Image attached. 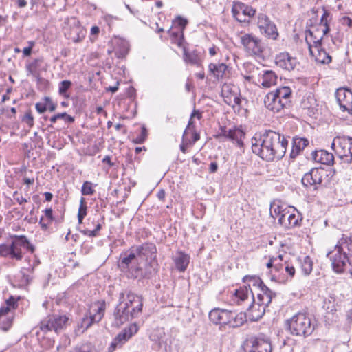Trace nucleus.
<instances>
[{"label": "nucleus", "mask_w": 352, "mask_h": 352, "mask_svg": "<svg viewBox=\"0 0 352 352\" xmlns=\"http://www.w3.org/2000/svg\"><path fill=\"white\" fill-rule=\"evenodd\" d=\"M138 331V327L135 323L130 324L120 332L113 340L109 347V352L114 351L117 348H120Z\"/></svg>", "instance_id": "obj_18"}, {"label": "nucleus", "mask_w": 352, "mask_h": 352, "mask_svg": "<svg viewBox=\"0 0 352 352\" xmlns=\"http://www.w3.org/2000/svg\"><path fill=\"white\" fill-rule=\"evenodd\" d=\"M100 228L101 225L98 223L95 226L94 229L91 230L88 228H85L84 230H82V232H83L85 235H87L89 236H96Z\"/></svg>", "instance_id": "obj_50"}, {"label": "nucleus", "mask_w": 352, "mask_h": 352, "mask_svg": "<svg viewBox=\"0 0 352 352\" xmlns=\"http://www.w3.org/2000/svg\"><path fill=\"white\" fill-rule=\"evenodd\" d=\"M72 83L70 80H65L61 81L58 85V94L64 98L69 97L67 91L72 87Z\"/></svg>", "instance_id": "obj_39"}, {"label": "nucleus", "mask_w": 352, "mask_h": 352, "mask_svg": "<svg viewBox=\"0 0 352 352\" xmlns=\"http://www.w3.org/2000/svg\"><path fill=\"white\" fill-rule=\"evenodd\" d=\"M14 315L13 311H6L4 308H0V329L7 331L12 327Z\"/></svg>", "instance_id": "obj_30"}, {"label": "nucleus", "mask_w": 352, "mask_h": 352, "mask_svg": "<svg viewBox=\"0 0 352 352\" xmlns=\"http://www.w3.org/2000/svg\"><path fill=\"white\" fill-rule=\"evenodd\" d=\"M35 108H36V111L41 114L45 113L47 109V104L45 102V103L37 102L35 105Z\"/></svg>", "instance_id": "obj_57"}, {"label": "nucleus", "mask_w": 352, "mask_h": 352, "mask_svg": "<svg viewBox=\"0 0 352 352\" xmlns=\"http://www.w3.org/2000/svg\"><path fill=\"white\" fill-rule=\"evenodd\" d=\"M270 340L266 337H254L247 340L245 352H272Z\"/></svg>", "instance_id": "obj_16"}, {"label": "nucleus", "mask_w": 352, "mask_h": 352, "mask_svg": "<svg viewBox=\"0 0 352 352\" xmlns=\"http://www.w3.org/2000/svg\"><path fill=\"white\" fill-rule=\"evenodd\" d=\"M156 252V247L152 243L132 247L120 254L118 266L131 278H148L151 275V266L148 261L155 258Z\"/></svg>", "instance_id": "obj_1"}, {"label": "nucleus", "mask_w": 352, "mask_h": 352, "mask_svg": "<svg viewBox=\"0 0 352 352\" xmlns=\"http://www.w3.org/2000/svg\"><path fill=\"white\" fill-rule=\"evenodd\" d=\"M257 24L263 34L270 38L276 39L278 36L276 26L265 14H258Z\"/></svg>", "instance_id": "obj_20"}, {"label": "nucleus", "mask_w": 352, "mask_h": 352, "mask_svg": "<svg viewBox=\"0 0 352 352\" xmlns=\"http://www.w3.org/2000/svg\"><path fill=\"white\" fill-rule=\"evenodd\" d=\"M58 119H63L65 121L70 122V123H72L74 121V118L72 116L68 115L66 112H63V113H57V114L53 116L52 117H51L50 122L52 123H55Z\"/></svg>", "instance_id": "obj_44"}, {"label": "nucleus", "mask_w": 352, "mask_h": 352, "mask_svg": "<svg viewBox=\"0 0 352 352\" xmlns=\"http://www.w3.org/2000/svg\"><path fill=\"white\" fill-rule=\"evenodd\" d=\"M131 315L130 310L123 307L122 305L119 304L116 307L113 312V321L112 325L116 327H119L129 320L134 318Z\"/></svg>", "instance_id": "obj_26"}, {"label": "nucleus", "mask_w": 352, "mask_h": 352, "mask_svg": "<svg viewBox=\"0 0 352 352\" xmlns=\"http://www.w3.org/2000/svg\"><path fill=\"white\" fill-rule=\"evenodd\" d=\"M234 315V312L226 309H223L221 316V324H228L230 327H231Z\"/></svg>", "instance_id": "obj_42"}, {"label": "nucleus", "mask_w": 352, "mask_h": 352, "mask_svg": "<svg viewBox=\"0 0 352 352\" xmlns=\"http://www.w3.org/2000/svg\"><path fill=\"white\" fill-rule=\"evenodd\" d=\"M301 269L303 274L306 276L311 274L313 269V261L309 256H304L300 260Z\"/></svg>", "instance_id": "obj_38"}, {"label": "nucleus", "mask_w": 352, "mask_h": 352, "mask_svg": "<svg viewBox=\"0 0 352 352\" xmlns=\"http://www.w3.org/2000/svg\"><path fill=\"white\" fill-rule=\"evenodd\" d=\"M324 173L322 168H313L304 175L301 182L305 188L316 190L318 186L322 184Z\"/></svg>", "instance_id": "obj_17"}, {"label": "nucleus", "mask_w": 352, "mask_h": 352, "mask_svg": "<svg viewBox=\"0 0 352 352\" xmlns=\"http://www.w3.org/2000/svg\"><path fill=\"white\" fill-rule=\"evenodd\" d=\"M184 60L187 63L199 65L201 63V58L197 50L188 52L186 47H184Z\"/></svg>", "instance_id": "obj_36"}, {"label": "nucleus", "mask_w": 352, "mask_h": 352, "mask_svg": "<svg viewBox=\"0 0 352 352\" xmlns=\"http://www.w3.org/2000/svg\"><path fill=\"white\" fill-rule=\"evenodd\" d=\"M241 43L245 52L250 56H261L265 44L261 39L252 34H244L240 36Z\"/></svg>", "instance_id": "obj_14"}, {"label": "nucleus", "mask_w": 352, "mask_h": 352, "mask_svg": "<svg viewBox=\"0 0 352 352\" xmlns=\"http://www.w3.org/2000/svg\"><path fill=\"white\" fill-rule=\"evenodd\" d=\"M221 96L223 98L224 102L230 106L241 105V99L239 89L232 84L224 83L222 85Z\"/></svg>", "instance_id": "obj_19"}, {"label": "nucleus", "mask_w": 352, "mask_h": 352, "mask_svg": "<svg viewBox=\"0 0 352 352\" xmlns=\"http://www.w3.org/2000/svg\"><path fill=\"white\" fill-rule=\"evenodd\" d=\"M274 267L276 270L279 271L280 268L283 267V264H279L278 263V258H271L269 262L267 263V267L271 268L272 267Z\"/></svg>", "instance_id": "obj_51"}, {"label": "nucleus", "mask_w": 352, "mask_h": 352, "mask_svg": "<svg viewBox=\"0 0 352 352\" xmlns=\"http://www.w3.org/2000/svg\"><path fill=\"white\" fill-rule=\"evenodd\" d=\"M29 43L30 46L25 47L23 50L24 56H29L32 53V47L34 46V43L33 41H31Z\"/></svg>", "instance_id": "obj_60"}, {"label": "nucleus", "mask_w": 352, "mask_h": 352, "mask_svg": "<svg viewBox=\"0 0 352 352\" xmlns=\"http://www.w3.org/2000/svg\"><path fill=\"white\" fill-rule=\"evenodd\" d=\"M220 133L217 135V138H225L227 139L228 138V135H229V133H230L229 131V129H226V128L225 127H221L220 128Z\"/></svg>", "instance_id": "obj_61"}, {"label": "nucleus", "mask_w": 352, "mask_h": 352, "mask_svg": "<svg viewBox=\"0 0 352 352\" xmlns=\"http://www.w3.org/2000/svg\"><path fill=\"white\" fill-rule=\"evenodd\" d=\"M17 307V300L14 296H10L6 301V305H2L0 308H4L6 311H13Z\"/></svg>", "instance_id": "obj_43"}, {"label": "nucleus", "mask_w": 352, "mask_h": 352, "mask_svg": "<svg viewBox=\"0 0 352 352\" xmlns=\"http://www.w3.org/2000/svg\"><path fill=\"white\" fill-rule=\"evenodd\" d=\"M129 51V47L127 42L120 41L118 43L114 48V53L117 58H124L127 55Z\"/></svg>", "instance_id": "obj_37"}, {"label": "nucleus", "mask_w": 352, "mask_h": 352, "mask_svg": "<svg viewBox=\"0 0 352 352\" xmlns=\"http://www.w3.org/2000/svg\"><path fill=\"white\" fill-rule=\"evenodd\" d=\"M218 164L216 162H212L210 163L209 166V170L211 173H214L217 171Z\"/></svg>", "instance_id": "obj_63"}, {"label": "nucleus", "mask_w": 352, "mask_h": 352, "mask_svg": "<svg viewBox=\"0 0 352 352\" xmlns=\"http://www.w3.org/2000/svg\"><path fill=\"white\" fill-rule=\"evenodd\" d=\"M261 85L265 88H270L276 84L277 76L272 70L264 71L261 76Z\"/></svg>", "instance_id": "obj_34"}, {"label": "nucleus", "mask_w": 352, "mask_h": 352, "mask_svg": "<svg viewBox=\"0 0 352 352\" xmlns=\"http://www.w3.org/2000/svg\"><path fill=\"white\" fill-rule=\"evenodd\" d=\"M286 326L292 334L307 336L312 333L315 324L307 314L299 312L286 321Z\"/></svg>", "instance_id": "obj_6"}, {"label": "nucleus", "mask_w": 352, "mask_h": 352, "mask_svg": "<svg viewBox=\"0 0 352 352\" xmlns=\"http://www.w3.org/2000/svg\"><path fill=\"white\" fill-rule=\"evenodd\" d=\"M309 51L311 56L318 63L328 64L331 61V56L322 48V45L319 43V40L314 41V47H310Z\"/></svg>", "instance_id": "obj_24"}, {"label": "nucleus", "mask_w": 352, "mask_h": 352, "mask_svg": "<svg viewBox=\"0 0 352 352\" xmlns=\"http://www.w3.org/2000/svg\"><path fill=\"white\" fill-rule=\"evenodd\" d=\"M243 281L248 284L243 287H241L239 289H236L233 300L238 304L243 302L248 297L249 293L252 294V297L254 296V292L256 293L257 298L259 300L264 301L263 303L272 302V299L276 297V294L270 289L258 276H245Z\"/></svg>", "instance_id": "obj_4"}, {"label": "nucleus", "mask_w": 352, "mask_h": 352, "mask_svg": "<svg viewBox=\"0 0 352 352\" xmlns=\"http://www.w3.org/2000/svg\"><path fill=\"white\" fill-rule=\"evenodd\" d=\"M223 309L216 308L211 310L209 313V318L211 322L214 324H221V316Z\"/></svg>", "instance_id": "obj_40"}, {"label": "nucleus", "mask_w": 352, "mask_h": 352, "mask_svg": "<svg viewBox=\"0 0 352 352\" xmlns=\"http://www.w3.org/2000/svg\"><path fill=\"white\" fill-rule=\"evenodd\" d=\"M246 320V316L244 313H239L236 314L234 313V318L232 321L231 327H237L243 324Z\"/></svg>", "instance_id": "obj_41"}, {"label": "nucleus", "mask_w": 352, "mask_h": 352, "mask_svg": "<svg viewBox=\"0 0 352 352\" xmlns=\"http://www.w3.org/2000/svg\"><path fill=\"white\" fill-rule=\"evenodd\" d=\"M278 223L286 229L301 226V221H278Z\"/></svg>", "instance_id": "obj_52"}, {"label": "nucleus", "mask_w": 352, "mask_h": 352, "mask_svg": "<svg viewBox=\"0 0 352 352\" xmlns=\"http://www.w3.org/2000/svg\"><path fill=\"white\" fill-rule=\"evenodd\" d=\"M232 12L234 17L240 22L246 21V17H252L256 14V10L252 6L242 2H234Z\"/></svg>", "instance_id": "obj_21"}, {"label": "nucleus", "mask_w": 352, "mask_h": 352, "mask_svg": "<svg viewBox=\"0 0 352 352\" xmlns=\"http://www.w3.org/2000/svg\"><path fill=\"white\" fill-rule=\"evenodd\" d=\"M195 116H197L198 119H200L201 117V113L198 111H196V110L193 111V112L192 113V114L190 116V120L189 121L188 128L186 129V130L184 131V135H187L188 133V131H191L192 130V128L190 127V125L192 124L191 120Z\"/></svg>", "instance_id": "obj_55"}, {"label": "nucleus", "mask_w": 352, "mask_h": 352, "mask_svg": "<svg viewBox=\"0 0 352 352\" xmlns=\"http://www.w3.org/2000/svg\"><path fill=\"white\" fill-rule=\"evenodd\" d=\"M192 143H195L199 140L200 135L195 130H193L192 131Z\"/></svg>", "instance_id": "obj_64"}, {"label": "nucleus", "mask_w": 352, "mask_h": 352, "mask_svg": "<svg viewBox=\"0 0 352 352\" xmlns=\"http://www.w3.org/2000/svg\"><path fill=\"white\" fill-rule=\"evenodd\" d=\"M106 309L104 301H98L93 303L89 311L78 323L76 332L80 334L85 332L94 323L99 322L104 316Z\"/></svg>", "instance_id": "obj_7"}, {"label": "nucleus", "mask_w": 352, "mask_h": 352, "mask_svg": "<svg viewBox=\"0 0 352 352\" xmlns=\"http://www.w3.org/2000/svg\"><path fill=\"white\" fill-rule=\"evenodd\" d=\"M118 304L130 310L133 317H138L142 311L143 302L142 297L131 292H128L126 294L120 293Z\"/></svg>", "instance_id": "obj_13"}, {"label": "nucleus", "mask_w": 352, "mask_h": 352, "mask_svg": "<svg viewBox=\"0 0 352 352\" xmlns=\"http://www.w3.org/2000/svg\"><path fill=\"white\" fill-rule=\"evenodd\" d=\"M288 141L279 133L269 130L252 139V152L263 160L270 162L280 160L285 154Z\"/></svg>", "instance_id": "obj_2"}, {"label": "nucleus", "mask_w": 352, "mask_h": 352, "mask_svg": "<svg viewBox=\"0 0 352 352\" xmlns=\"http://www.w3.org/2000/svg\"><path fill=\"white\" fill-rule=\"evenodd\" d=\"M72 320L66 315L54 314L47 316L40 323V329L47 333L54 331L59 333L71 323Z\"/></svg>", "instance_id": "obj_11"}, {"label": "nucleus", "mask_w": 352, "mask_h": 352, "mask_svg": "<svg viewBox=\"0 0 352 352\" xmlns=\"http://www.w3.org/2000/svg\"><path fill=\"white\" fill-rule=\"evenodd\" d=\"M335 95L340 109L349 113L352 104V91L349 89L340 87L336 90Z\"/></svg>", "instance_id": "obj_23"}, {"label": "nucleus", "mask_w": 352, "mask_h": 352, "mask_svg": "<svg viewBox=\"0 0 352 352\" xmlns=\"http://www.w3.org/2000/svg\"><path fill=\"white\" fill-rule=\"evenodd\" d=\"M327 256L336 273L349 272L352 274V235L349 237L343 235L334 249L328 252Z\"/></svg>", "instance_id": "obj_3"}, {"label": "nucleus", "mask_w": 352, "mask_h": 352, "mask_svg": "<svg viewBox=\"0 0 352 352\" xmlns=\"http://www.w3.org/2000/svg\"><path fill=\"white\" fill-rule=\"evenodd\" d=\"M21 275V282L23 284H28L29 283V282L31 280V277L30 276V275H28L26 274L24 272H23V270L21 271L20 272Z\"/></svg>", "instance_id": "obj_62"}, {"label": "nucleus", "mask_w": 352, "mask_h": 352, "mask_svg": "<svg viewBox=\"0 0 352 352\" xmlns=\"http://www.w3.org/2000/svg\"><path fill=\"white\" fill-rule=\"evenodd\" d=\"M168 33L170 35V36L177 39V44L179 47L182 45L184 41L182 30L175 32L172 28H170L168 31Z\"/></svg>", "instance_id": "obj_45"}, {"label": "nucleus", "mask_w": 352, "mask_h": 352, "mask_svg": "<svg viewBox=\"0 0 352 352\" xmlns=\"http://www.w3.org/2000/svg\"><path fill=\"white\" fill-rule=\"evenodd\" d=\"M69 352H96V351L91 349L89 345H83L79 348H74Z\"/></svg>", "instance_id": "obj_54"}, {"label": "nucleus", "mask_w": 352, "mask_h": 352, "mask_svg": "<svg viewBox=\"0 0 352 352\" xmlns=\"http://www.w3.org/2000/svg\"><path fill=\"white\" fill-rule=\"evenodd\" d=\"M276 65L285 70L294 69L297 64L296 58L290 56L287 52H281L275 57Z\"/></svg>", "instance_id": "obj_27"}, {"label": "nucleus", "mask_w": 352, "mask_h": 352, "mask_svg": "<svg viewBox=\"0 0 352 352\" xmlns=\"http://www.w3.org/2000/svg\"><path fill=\"white\" fill-rule=\"evenodd\" d=\"M147 136V131L144 126L142 127V131L140 135H138L134 140L133 142L135 144H142Z\"/></svg>", "instance_id": "obj_49"}, {"label": "nucleus", "mask_w": 352, "mask_h": 352, "mask_svg": "<svg viewBox=\"0 0 352 352\" xmlns=\"http://www.w3.org/2000/svg\"><path fill=\"white\" fill-rule=\"evenodd\" d=\"M173 259L176 269L180 272H184L186 270L190 262L189 255L182 252H177Z\"/></svg>", "instance_id": "obj_29"}, {"label": "nucleus", "mask_w": 352, "mask_h": 352, "mask_svg": "<svg viewBox=\"0 0 352 352\" xmlns=\"http://www.w3.org/2000/svg\"><path fill=\"white\" fill-rule=\"evenodd\" d=\"M43 100L47 104V109H49V111L50 112H53L56 109L57 105H56V104H55L52 102L50 97L45 96V97H44Z\"/></svg>", "instance_id": "obj_53"}, {"label": "nucleus", "mask_w": 352, "mask_h": 352, "mask_svg": "<svg viewBox=\"0 0 352 352\" xmlns=\"http://www.w3.org/2000/svg\"><path fill=\"white\" fill-rule=\"evenodd\" d=\"M81 192L83 195H92L95 192L93 184L90 182H85L82 186Z\"/></svg>", "instance_id": "obj_46"}, {"label": "nucleus", "mask_w": 352, "mask_h": 352, "mask_svg": "<svg viewBox=\"0 0 352 352\" xmlns=\"http://www.w3.org/2000/svg\"><path fill=\"white\" fill-rule=\"evenodd\" d=\"M253 302L248 309V317L252 321H258L264 315L266 308L269 306L271 302L267 303H263V300H259L257 298L256 300L254 296L252 297Z\"/></svg>", "instance_id": "obj_22"}, {"label": "nucleus", "mask_w": 352, "mask_h": 352, "mask_svg": "<svg viewBox=\"0 0 352 352\" xmlns=\"http://www.w3.org/2000/svg\"><path fill=\"white\" fill-rule=\"evenodd\" d=\"M311 157L314 162L325 165L333 164L334 157L332 153L325 150L315 151L311 153Z\"/></svg>", "instance_id": "obj_28"}, {"label": "nucleus", "mask_w": 352, "mask_h": 352, "mask_svg": "<svg viewBox=\"0 0 352 352\" xmlns=\"http://www.w3.org/2000/svg\"><path fill=\"white\" fill-rule=\"evenodd\" d=\"M22 121L25 122L30 128L34 126V117L30 110L25 112L22 118Z\"/></svg>", "instance_id": "obj_48"}, {"label": "nucleus", "mask_w": 352, "mask_h": 352, "mask_svg": "<svg viewBox=\"0 0 352 352\" xmlns=\"http://www.w3.org/2000/svg\"><path fill=\"white\" fill-rule=\"evenodd\" d=\"M229 135L227 139L231 140L233 143H235L239 147H243V138H245V133L243 130L239 128L234 127L230 129Z\"/></svg>", "instance_id": "obj_32"}, {"label": "nucleus", "mask_w": 352, "mask_h": 352, "mask_svg": "<svg viewBox=\"0 0 352 352\" xmlns=\"http://www.w3.org/2000/svg\"><path fill=\"white\" fill-rule=\"evenodd\" d=\"M331 148L344 162L351 163L352 138L337 136L333 140Z\"/></svg>", "instance_id": "obj_12"}, {"label": "nucleus", "mask_w": 352, "mask_h": 352, "mask_svg": "<svg viewBox=\"0 0 352 352\" xmlns=\"http://www.w3.org/2000/svg\"><path fill=\"white\" fill-rule=\"evenodd\" d=\"M270 214L272 218L278 220H302L301 214L293 206L282 204L274 201L270 204Z\"/></svg>", "instance_id": "obj_10"}, {"label": "nucleus", "mask_w": 352, "mask_h": 352, "mask_svg": "<svg viewBox=\"0 0 352 352\" xmlns=\"http://www.w3.org/2000/svg\"><path fill=\"white\" fill-rule=\"evenodd\" d=\"M284 269L291 278H292L294 276L295 268L294 267V266L290 265L289 263L285 262Z\"/></svg>", "instance_id": "obj_58"}, {"label": "nucleus", "mask_w": 352, "mask_h": 352, "mask_svg": "<svg viewBox=\"0 0 352 352\" xmlns=\"http://www.w3.org/2000/svg\"><path fill=\"white\" fill-rule=\"evenodd\" d=\"M208 68L210 73L219 80L226 75L228 66L225 63H210Z\"/></svg>", "instance_id": "obj_33"}, {"label": "nucleus", "mask_w": 352, "mask_h": 352, "mask_svg": "<svg viewBox=\"0 0 352 352\" xmlns=\"http://www.w3.org/2000/svg\"><path fill=\"white\" fill-rule=\"evenodd\" d=\"M14 199L20 204L22 205L24 203L27 202V199L24 198L22 195L18 193V192H14L13 195Z\"/></svg>", "instance_id": "obj_59"}, {"label": "nucleus", "mask_w": 352, "mask_h": 352, "mask_svg": "<svg viewBox=\"0 0 352 352\" xmlns=\"http://www.w3.org/2000/svg\"><path fill=\"white\" fill-rule=\"evenodd\" d=\"M301 107L304 109H307L309 113H314L316 107V100L311 93L306 94L301 101Z\"/></svg>", "instance_id": "obj_35"}, {"label": "nucleus", "mask_w": 352, "mask_h": 352, "mask_svg": "<svg viewBox=\"0 0 352 352\" xmlns=\"http://www.w3.org/2000/svg\"><path fill=\"white\" fill-rule=\"evenodd\" d=\"M329 17V13L324 12L321 19L320 28L321 30L316 29V31L308 30L306 31L305 41L308 45L309 50L310 47H314V41L319 40V43H322L323 36L326 35L330 30L328 25L327 18Z\"/></svg>", "instance_id": "obj_15"}, {"label": "nucleus", "mask_w": 352, "mask_h": 352, "mask_svg": "<svg viewBox=\"0 0 352 352\" xmlns=\"http://www.w3.org/2000/svg\"><path fill=\"white\" fill-rule=\"evenodd\" d=\"M309 144L307 139L295 137L292 140V148L290 153L291 158H296L300 153Z\"/></svg>", "instance_id": "obj_31"}, {"label": "nucleus", "mask_w": 352, "mask_h": 352, "mask_svg": "<svg viewBox=\"0 0 352 352\" xmlns=\"http://www.w3.org/2000/svg\"><path fill=\"white\" fill-rule=\"evenodd\" d=\"M149 338L152 342V348L160 352H178L177 346H172V340L165 333L163 328L157 327L153 329Z\"/></svg>", "instance_id": "obj_8"}, {"label": "nucleus", "mask_w": 352, "mask_h": 352, "mask_svg": "<svg viewBox=\"0 0 352 352\" xmlns=\"http://www.w3.org/2000/svg\"><path fill=\"white\" fill-rule=\"evenodd\" d=\"M22 248L34 251L33 246L28 242L25 236L16 237L9 245L6 244L0 245V256H10L16 260L22 258Z\"/></svg>", "instance_id": "obj_9"}, {"label": "nucleus", "mask_w": 352, "mask_h": 352, "mask_svg": "<svg viewBox=\"0 0 352 352\" xmlns=\"http://www.w3.org/2000/svg\"><path fill=\"white\" fill-rule=\"evenodd\" d=\"M175 22L182 28L181 30H182L184 29V28L186 27V25L188 23L187 19H186L180 16H179L176 18Z\"/></svg>", "instance_id": "obj_56"}, {"label": "nucleus", "mask_w": 352, "mask_h": 352, "mask_svg": "<svg viewBox=\"0 0 352 352\" xmlns=\"http://www.w3.org/2000/svg\"><path fill=\"white\" fill-rule=\"evenodd\" d=\"M291 98V89L289 87H281L268 93L264 98V104L269 110L278 113L290 105Z\"/></svg>", "instance_id": "obj_5"}, {"label": "nucleus", "mask_w": 352, "mask_h": 352, "mask_svg": "<svg viewBox=\"0 0 352 352\" xmlns=\"http://www.w3.org/2000/svg\"><path fill=\"white\" fill-rule=\"evenodd\" d=\"M73 25L69 33H66L68 39L72 40L74 43H80L86 36V30L80 25L79 21L76 18L67 19Z\"/></svg>", "instance_id": "obj_25"}, {"label": "nucleus", "mask_w": 352, "mask_h": 352, "mask_svg": "<svg viewBox=\"0 0 352 352\" xmlns=\"http://www.w3.org/2000/svg\"><path fill=\"white\" fill-rule=\"evenodd\" d=\"M87 215V203L84 198H81L80 204L78 212V220H82Z\"/></svg>", "instance_id": "obj_47"}]
</instances>
